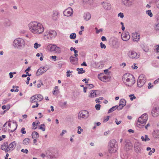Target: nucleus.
<instances>
[{
    "mask_svg": "<svg viewBox=\"0 0 159 159\" xmlns=\"http://www.w3.org/2000/svg\"><path fill=\"white\" fill-rule=\"evenodd\" d=\"M91 17V15L89 13H86L84 14V20L86 21L89 20Z\"/></svg>",
    "mask_w": 159,
    "mask_h": 159,
    "instance_id": "412c9836",
    "label": "nucleus"
},
{
    "mask_svg": "<svg viewBox=\"0 0 159 159\" xmlns=\"http://www.w3.org/2000/svg\"><path fill=\"white\" fill-rule=\"evenodd\" d=\"M153 136L155 138H159V130H157L154 131Z\"/></svg>",
    "mask_w": 159,
    "mask_h": 159,
    "instance_id": "c85d7f7f",
    "label": "nucleus"
},
{
    "mask_svg": "<svg viewBox=\"0 0 159 159\" xmlns=\"http://www.w3.org/2000/svg\"><path fill=\"white\" fill-rule=\"evenodd\" d=\"M95 29L96 30V33L97 34H98L100 32H102L103 31V30L102 29L98 30L97 28H96Z\"/></svg>",
    "mask_w": 159,
    "mask_h": 159,
    "instance_id": "3c124183",
    "label": "nucleus"
},
{
    "mask_svg": "<svg viewBox=\"0 0 159 159\" xmlns=\"http://www.w3.org/2000/svg\"><path fill=\"white\" fill-rule=\"evenodd\" d=\"M43 69H44V73L46 72L47 70L48 69V68L46 66H45L43 68Z\"/></svg>",
    "mask_w": 159,
    "mask_h": 159,
    "instance_id": "0e129e2a",
    "label": "nucleus"
},
{
    "mask_svg": "<svg viewBox=\"0 0 159 159\" xmlns=\"http://www.w3.org/2000/svg\"><path fill=\"white\" fill-rule=\"evenodd\" d=\"M121 38L124 41H128L130 38L128 32L122 33L121 35Z\"/></svg>",
    "mask_w": 159,
    "mask_h": 159,
    "instance_id": "ddd939ff",
    "label": "nucleus"
},
{
    "mask_svg": "<svg viewBox=\"0 0 159 159\" xmlns=\"http://www.w3.org/2000/svg\"><path fill=\"white\" fill-rule=\"evenodd\" d=\"M44 73V69H43V67H40L37 70L36 75H40Z\"/></svg>",
    "mask_w": 159,
    "mask_h": 159,
    "instance_id": "5701e85b",
    "label": "nucleus"
},
{
    "mask_svg": "<svg viewBox=\"0 0 159 159\" xmlns=\"http://www.w3.org/2000/svg\"><path fill=\"white\" fill-rule=\"evenodd\" d=\"M58 12L56 11H53V14L52 16V19L54 20H56L57 19Z\"/></svg>",
    "mask_w": 159,
    "mask_h": 159,
    "instance_id": "bb28decb",
    "label": "nucleus"
},
{
    "mask_svg": "<svg viewBox=\"0 0 159 159\" xmlns=\"http://www.w3.org/2000/svg\"><path fill=\"white\" fill-rule=\"evenodd\" d=\"M4 24V25L6 26H9L11 25V21L8 19H6Z\"/></svg>",
    "mask_w": 159,
    "mask_h": 159,
    "instance_id": "cd10ccee",
    "label": "nucleus"
},
{
    "mask_svg": "<svg viewBox=\"0 0 159 159\" xmlns=\"http://www.w3.org/2000/svg\"><path fill=\"white\" fill-rule=\"evenodd\" d=\"M122 2L125 5L129 7L132 5L134 0H122Z\"/></svg>",
    "mask_w": 159,
    "mask_h": 159,
    "instance_id": "4468645a",
    "label": "nucleus"
},
{
    "mask_svg": "<svg viewBox=\"0 0 159 159\" xmlns=\"http://www.w3.org/2000/svg\"><path fill=\"white\" fill-rule=\"evenodd\" d=\"M28 25L30 31L34 34H39L44 31V28L42 25L37 21H32Z\"/></svg>",
    "mask_w": 159,
    "mask_h": 159,
    "instance_id": "f257e3e1",
    "label": "nucleus"
},
{
    "mask_svg": "<svg viewBox=\"0 0 159 159\" xmlns=\"http://www.w3.org/2000/svg\"><path fill=\"white\" fill-rule=\"evenodd\" d=\"M115 122L116 123V124L117 125H119V124H120L121 122V120H120L119 121H117V120L116 118L115 120Z\"/></svg>",
    "mask_w": 159,
    "mask_h": 159,
    "instance_id": "6e6d98bb",
    "label": "nucleus"
},
{
    "mask_svg": "<svg viewBox=\"0 0 159 159\" xmlns=\"http://www.w3.org/2000/svg\"><path fill=\"white\" fill-rule=\"evenodd\" d=\"M85 70H84L83 68H80V71H78V73L79 74H82L83 73H85Z\"/></svg>",
    "mask_w": 159,
    "mask_h": 159,
    "instance_id": "c03bdc74",
    "label": "nucleus"
},
{
    "mask_svg": "<svg viewBox=\"0 0 159 159\" xmlns=\"http://www.w3.org/2000/svg\"><path fill=\"white\" fill-rule=\"evenodd\" d=\"M128 55L130 58L133 59L137 58L139 57V55H137V53L134 51H129L128 53Z\"/></svg>",
    "mask_w": 159,
    "mask_h": 159,
    "instance_id": "f8f14e48",
    "label": "nucleus"
},
{
    "mask_svg": "<svg viewBox=\"0 0 159 159\" xmlns=\"http://www.w3.org/2000/svg\"><path fill=\"white\" fill-rule=\"evenodd\" d=\"M89 116V112L86 110H83L80 111L78 115L79 119L82 118H87Z\"/></svg>",
    "mask_w": 159,
    "mask_h": 159,
    "instance_id": "0eeeda50",
    "label": "nucleus"
},
{
    "mask_svg": "<svg viewBox=\"0 0 159 159\" xmlns=\"http://www.w3.org/2000/svg\"><path fill=\"white\" fill-rule=\"evenodd\" d=\"M146 13L150 17H152V14L151 12V11L150 10H147L146 11Z\"/></svg>",
    "mask_w": 159,
    "mask_h": 159,
    "instance_id": "58836bf2",
    "label": "nucleus"
},
{
    "mask_svg": "<svg viewBox=\"0 0 159 159\" xmlns=\"http://www.w3.org/2000/svg\"><path fill=\"white\" fill-rule=\"evenodd\" d=\"M41 46V45L40 44H38L37 43H36L34 44V48L35 49L38 48Z\"/></svg>",
    "mask_w": 159,
    "mask_h": 159,
    "instance_id": "ea45409f",
    "label": "nucleus"
},
{
    "mask_svg": "<svg viewBox=\"0 0 159 159\" xmlns=\"http://www.w3.org/2000/svg\"><path fill=\"white\" fill-rule=\"evenodd\" d=\"M96 90H91L90 91V95H89V97L90 98L96 97Z\"/></svg>",
    "mask_w": 159,
    "mask_h": 159,
    "instance_id": "393cba45",
    "label": "nucleus"
},
{
    "mask_svg": "<svg viewBox=\"0 0 159 159\" xmlns=\"http://www.w3.org/2000/svg\"><path fill=\"white\" fill-rule=\"evenodd\" d=\"M46 154L47 156L49 157L51 159H52L55 158L54 155H52V152L50 150H48L46 151Z\"/></svg>",
    "mask_w": 159,
    "mask_h": 159,
    "instance_id": "aec40b11",
    "label": "nucleus"
},
{
    "mask_svg": "<svg viewBox=\"0 0 159 159\" xmlns=\"http://www.w3.org/2000/svg\"><path fill=\"white\" fill-rule=\"evenodd\" d=\"M157 47V48H156V50L157 51V52H159V45H157L156 46Z\"/></svg>",
    "mask_w": 159,
    "mask_h": 159,
    "instance_id": "69168bd1",
    "label": "nucleus"
},
{
    "mask_svg": "<svg viewBox=\"0 0 159 159\" xmlns=\"http://www.w3.org/2000/svg\"><path fill=\"white\" fill-rule=\"evenodd\" d=\"M126 101L124 99H121L119 103V106H121V105H122L123 106H125L126 105Z\"/></svg>",
    "mask_w": 159,
    "mask_h": 159,
    "instance_id": "2f4dec72",
    "label": "nucleus"
},
{
    "mask_svg": "<svg viewBox=\"0 0 159 159\" xmlns=\"http://www.w3.org/2000/svg\"><path fill=\"white\" fill-rule=\"evenodd\" d=\"M55 90L53 92V93L54 95L55 94V93L56 92H57L58 91V90L57 89H58L57 86H55Z\"/></svg>",
    "mask_w": 159,
    "mask_h": 159,
    "instance_id": "052dcab7",
    "label": "nucleus"
},
{
    "mask_svg": "<svg viewBox=\"0 0 159 159\" xmlns=\"http://www.w3.org/2000/svg\"><path fill=\"white\" fill-rule=\"evenodd\" d=\"M47 34L50 36L51 38H54L57 35L56 32L54 30H51L47 31Z\"/></svg>",
    "mask_w": 159,
    "mask_h": 159,
    "instance_id": "2eb2a0df",
    "label": "nucleus"
},
{
    "mask_svg": "<svg viewBox=\"0 0 159 159\" xmlns=\"http://www.w3.org/2000/svg\"><path fill=\"white\" fill-rule=\"evenodd\" d=\"M47 48L50 52L55 51L57 53H60L61 52L60 48L55 44H49L47 46Z\"/></svg>",
    "mask_w": 159,
    "mask_h": 159,
    "instance_id": "39448f33",
    "label": "nucleus"
},
{
    "mask_svg": "<svg viewBox=\"0 0 159 159\" xmlns=\"http://www.w3.org/2000/svg\"><path fill=\"white\" fill-rule=\"evenodd\" d=\"M152 87H153V85H152V84L150 82L148 84V89H150Z\"/></svg>",
    "mask_w": 159,
    "mask_h": 159,
    "instance_id": "bf43d9fd",
    "label": "nucleus"
},
{
    "mask_svg": "<svg viewBox=\"0 0 159 159\" xmlns=\"http://www.w3.org/2000/svg\"><path fill=\"white\" fill-rule=\"evenodd\" d=\"M21 151L22 152H23L26 154H27L28 152V150L27 149H22L21 150Z\"/></svg>",
    "mask_w": 159,
    "mask_h": 159,
    "instance_id": "09e8293b",
    "label": "nucleus"
},
{
    "mask_svg": "<svg viewBox=\"0 0 159 159\" xmlns=\"http://www.w3.org/2000/svg\"><path fill=\"white\" fill-rule=\"evenodd\" d=\"M25 42L24 39L18 38L14 40L13 42V45L15 48L21 49L25 46Z\"/></svg>",
    "mask_w": 159,
    "mask_h": 159,
    "instance_id": "20e7f679",
    "label": "nucleus"
},
{
    "mask_svg": "<svg viewBox=\"0 0 159 159\" xmlns=\"http://www.w3.org/2000/svg\"><path fill=\"white\" fill-rule=\"evenodd\" d=\"M129 96L130 97V99L131 101H133L134 99H136V97L133 94L129 95Z\"/></svg>",
    "mask_w": 159,
    "mask_h": 159,
    "instance_id": "37998d69",
    "label": "nucleus"
},
{
    "mask_svg": "<svg viewBox=\"0 0 159 159\" xmlns=\"http://www.w3.org/2000/svg\"><path fill=\"white\" fill-rule=\"evenodd\" d=\"M70 60L71 63L74 65L77 63L78 58L76 57H74L73 56H71L70 57Z\"/></svg>",
    "mask_w": 159,
    "mask_h": 159,
    "instance_id": "6ab92c4d",
    "label": "nucleus"
},
{
    "mask_svg": "<svg viewBox=\"0 0 159 159\" xmlns=\"http://www.w3.org/2000/svg\"><path fill=\"white\" fill-rule=\"evenodd\" d=\"M101 39L102 41H105L107 40V39L105 37L102 36L101 38Z\"/></svg>",
    "mask_w": 159,
    "mask_h": 159,
    "instance_id": "e2e57ef3",
    "label": "nucleus"
},
{
    "mask_svg": "<svg viewBox=\"0 0 159 159\" xmlns=\"http://www.w3.org/2000/svg\"><path fill=\"white\" fill-rule=\"evenodd\" d=\"M109 116H107V117L104 120L103 122H106L109 119Z\"/></svg>",
    "mask_w": 159,
    "mask_h": 159,
    "instance_id": "680f3d73",
    "label": "nucleus"
},
{
    "mask_svg": "<svg viewBox=\"0 0 159 159\" xmlns=\"http://www.w3.org/2000/svg\"><path fill=\"white\" fill-rule=\"evenodd\" d=\"M93 0H84V2L88 3L89 4H91L93 2Z\"/></svg>",
    "mask_w": 159,
    "mask_h": 159,
    "instance_id": "79ce46f5",
    "label": "nucleus"
},
{
    "mask_svg": "<svg viewBox=\"0 0 159 159\" xmlns=\"http://www.w3.org/2000/svg\"><path fill=\"white\" fill-rule=\"evenodd\" d=\"M118 149V146L116 141L115 139L111 140L108 143V150L110 154L115 153Z\"/></svg>",
    "mask_w": 159,
    "mask_h": 159,
    "instance_id": "7ed1b4c3",
    "label": "nucleus"
},
{
    "mask_svg": "<svg viewBox=\"0 0 159 159\" xmlns=\"http://www.w3.org/2000/svg\"><path fill=\"white\" fill-rule=\"evenodd\" d=\"M108 79V77L107 76H104L102 78H101L100 80L103 82H106V80Z\"/></svg>",
    "mask_w": 159,
    "mask_h": 159,
    "instance_id": "72a5a7b5",
    "label": "nucleus"
},
{
    "mask_svg": "<svg viewBox=\"0 0 159 159\" xmlns=\"http://www.w3.org/2000/svg\"><path fill=\"white\" fill-rule=\"evenodd\" d=\"M95 107L97 110H99L100 109L101 105L99 104H97L95 105Z\"/></svg>",
    "mask_w": 159,
    "mask_h": 159,
    "instance_id": "a18cd8bd",
    "label": "nucleus"
},
{
    "mask_svg": "<svg viewBox=\"0 0 159 159\" xmlns=\"http://www.w3.org/2000/svg\"><path fill=\"white\" fill-rule=\"evenodd\" d=\"M152 116L154 117H156L159 115V108L157 106H154L151 111Z\"/></svg>",
    "mask_w": 159,
    "mask_h": 159,
    "instance_id": "6e6552de",
    "label": "nucleus"
},
{
    "mask_svg": "<svg viewBox=\"0 0 159 159\" xmlns=\"http://www.w3.org/2000/svg\"><path fill=\"white\" fill-rule=\"evenodd\" d=\"M20 132L23 134H25L26 133V132L25 130V128L24 127L21 128Z\"/></svg>",
    "mask_w": 159,
    "mask_h": 159,
    "instance_id": "603ef678",
    "label": "nucleus"
},
{
    "mask_svg": "<svg viewBox=\"0 0 159 159\" xmlns=\"http://www.w3.org/2000/svg\"><path fill=\"white\" fill-rule=\"evenodd\" d=\"M144 124V123H142V122L139 121L138 120L137 122L136 125L139 128H142L143 126H142Z\"/></svg>",
    "mask_w": 159,
    "mask_h": 159,
    "instance_id": "473e14b6",
    "label": "nucleus"
},
{
    "mask_svg": "<svg viewBox=\"0 0 159 159\" xmlns=\"http://www.w3.org/2000/svg\"><path fill=\"white\" fill-rule=\"evenodd\" d=\"M76 34L75 33L71 34L70 36V38L71 39H74L76 38Z\"/></svg>",
    "mask_w": 159,
    "mask_h": 159,
    "instance_id": "e433bc0d",
    "label": "nucleus"
},
{
    "mask_svg": "<svg viewBox=\"0 0 159 159\" xmlns=\"http://www.w3.org/2000/svg\"><path fill=\"white\" fill-rule=\"evenodd\" d=\"M118 108V106L116 105L115 106H114L111 108L108 111V113H110L115 111L116 109Z\"/></svg>",
    "mask_w": 159,
    "mask_h": 159,
    "instance_id": "7c9ffc66",
    "label": "nucleus"
},
{
    "mask_svg": "<svg viewBox=\"0 0 159 159\" xmlns=\"http://www.w3.org/2000/svg\"><path fill=\"white\" fill-rule=\"evenodd\" d=\"M8 144L7 142H4L1 145V149L5 151L6 152L9 151L8 149Z\"/></svg>",
    "mask_w": 159,
    "mask_h": 159,
    "instance_id": "dca6fc26",
    "label": "nucleus"
},
{
    "mask_svg": "<svg viewBox=\"0 0 159 159\" xmlns=\"http://www.w3.org/2000/svg\"><path fill=\"white\" fill-rule=\"evenodd\" d=\"M39 104L37 103H36V105H33L32 106V108H35V107H38Z\"/></svg>",
    "mask_w": 159,
    "mask_h": 159,
    "instance_id": "338daca9",
    "label": "nucleus"
},
{
    "mask_svg": "<svg viewBox=\"0 0 159 159\" xmlns=\"http://www.w3.org/2000/svg\"><path fill=\"white\" fill-rule=\"evenodd\" d=\"M125 146L126 147H128L129 149L130 148H131V144L130 143H126Z\"/></svg>",
    "mask_w": 159,
    "mask_h": 159,
    "instance_id": "4d7b16f0",
    "label": "nucleus"
},
{
    "mask_svg": "<svg viewBox=\"0 0 159 159\" xmlns=\"http://www.w3.org/2000/svg\"><path fill=\"white\" fill-rule=\"evenodd\" d=\"M103 7L106 10H110L111 8V4L107 2H103L102 3Z\"/></svg>",
    "mask_w": 159,
    "mask_h": 159,
    "instance_id": "f3484780",
    "label": "nucleus"
},
{
    "mask_svg": "<svg viewBox=\"0 0 159 159\" xmlns=\"http://www.w3.org/2000/svg\"><path fill=\"white\" fill-rule=\"evenodd\" d=\"M101 48H106V46L104 44H103L102 42L100 43Z\"/></svg>",
    "mask_w": 159,
    "mask_h": 159,
    "instance_id": "de8ad7c7",
    "label": "nucleus"
},
{
    "mask_svg": "<svg viewBox=\"0 0 159 159\" xmlns=\"http://www.w3.org/2000/svg\"><path fill=\"white\" fill-rule=\"evenodd\" d=\"M156 4L157 7L159 8V0H156Z\"/></svg>",
    "mask_w": 159,
    "mask_h": 159,
    "instance_id": "13d9d810",
    "label": "nucleus"
},
{
    "mask_svg": "<svg viewBox=\"0 0 159 159\" xmlns=\"http://www.w3.org/2000/svg\"><path fill=\"white\" fill-rule=\"evenodd\" d=\"M16 144L15 141H13L11 143L8 145V149L9 151H12L15 148L16 146Z\"/></svg>",
    "mask_w": 159,
    "mask_h": 159,
    "instance_id": "a211bd4d",
    "label": "nucleus"
},
{
    "mask_svg": "<svg viewBox=\"0 0 159 159\" xmlns=\"http://www.w3.org/2000/svg\"><path fill=\"white\" fill-rule=\"evenodd\" d=\"M141 139L142 141L146 142L147 141H149L150 139L148 137V136L147 135H145V138L143 136H141Z\"/></svg>",
    "mask_w": 159,
    "mask_h": 159,
    "instance_id": "c756f323",
    "label": "nucleus"
},
{
    "mask_svg": "<svg viewBox=\"0 0 159 159\" xmlns=\"http://www.w3.org/2000/svg\"><path fill=\"white\" fill-rule=\"evenodd\" d=\"M124 83L128 86H132L135 83V79L132 74L126 73L124 74L122 78Z\"/></svg>",
    "mask_w": 159,
    "mask_h": 159,
    "instance_id": "f03ea898",
    "label": "nucleus"
},
{
    "mask_svg": "<svg viewBox=\"0 0 159 159\" xmlns=\"http://www.w3.org/2000/svg\"><path fill=\"white\" fill-rule=\"evenodd\" d=\"M13 123L14 125V126H15V129L13 130H9V131H10V132H13L14 131L17 129V124L16 122H13Z\"/></svg>",
    "mask_w": 159,
    "mask_h": 159,
    "instance_id": "f704fd0d",
    "label": "nucleus"
},
{
    "mask_svg": "<svg viewBox=\"0 0 159 159\" xmlns=\"http://www.w3.org/2000/svg\"><path fill=\"white\" fill-rule=\"evenodd\" d=\"M81 66H87V65L86 63L84 61L83 62V63L81 64Z\"/></svg>",
    "mask_w": 159,
    "mask_h": 159,
    "instance_id": "774afa93",
    "label": "nucleus"
},
{
    "mask_svg": "<svg viewBox=\"0 0 159 159\" xmlns=\"http://www.w3.org/2000/svg\"><path fill=\"white\" fill-rule=\"evenodd\" d=\"M148 118V115L145 113L142 115L138 119V121L140 122H142V123H144V124L142 126H144L145 125L147 121Z\"/></svg>",
    "mask_w": 159,
    "mask_h": 159,
    "instance_id": "1a4fd4ad",
    "label": "nucleus"
},
{
    "mask_svg": "<svg viewBox=\"0 0 159 159\" xmlns=\"http://www.w3.org/2000/svg\"><path fill=\"white\" fill-rule=\"evenodd\" d=\"M146 79L145 75L143 74L139 76L137 80V86L139 87L143 86L146 82Z\"/></svg>",
    "mask_w": 159,
    "mask_h": 159,
    "instance_id": "423d86ee",
    "label": "nucleus"
},
{
    "mask_svg": "<svg viewBox=\"0 0 159 159\" xmlns=\"http://www.w3.org/2000/svg\"><path fill=\"white\" fill-rule=\"evenodd\" d=\"M30 142V140L29 138H25L23 140V143L25 145H28L29 144Z\"/></svg>",
    "mask_w": 159,
    "mask_h": 159,
    "instance_id": "a878e982",
    "label": "nucleus"
},
{
    "mask_svg": "<svg viewBox=\"0 0 159 159\" xmlns=\"http://www.w3.org/2000/svg\"><path fill=\"white\" fill-rule=\"evenodd\" d=\"M123 106L122 105H121V106H119H119H118V110H121L123 107L124 106Z\"/></svg>",
    "mask_w": 159,
    "mask_h": 159,
    "instance_id": "5fc2aeb1",
    "label": "nucleus"
},
{
    "mask_svg": "<svg viewBox=\"0 0 159 159\" xmlns=\"http://www.w3.org/2000/svg\"><path fill=\"white\" fill-rule=\"evenodd\" d=\"M140 39V36L139 35H136V37L134 38L133 39V40L134 41L137 42L139 41V40Z\"/></svg>",
    "mask_w": 159,
    "mask_h": 159,
    "instance_id": "a19ab883",
    "label": "nucleus"
},
{
    "mask_svg": "<svg viewBox=\"0 0 159 159\" xmlns=\"http://www.w3.org/2000/svg\"><path fill=\"white\" fill-rule=\"evenodd\" d=\"M37 95H35L31 97L30 100H31V102L32 103H34L35 102L37 103L38 102V100L37 98Z\"/></svg>",
    "mask_w": 159,
    "mask_h": 159,
    "instance_id": "4be33fe9",
    "label": "nucleus"
},
{
    "mask_svg": "<svg viewBox=\"0 0 159 159\" xmlns=\"http://www.w3.org/2000/svg\"><path fill=\"white\" fill-rule=\"evenodd\" d=\"M36 95H37V98L38 99V100L39 101H41L43 99V97L41 94H38Z\"/></svg>",
    "mask_w": 159,
    "mask_h": 159,
    "instance_id": "c9c22d12",
    "label": "nucleus"
},
{
    "mask_svg": "<svg viewBox=\"0 0 159 159\" xmlns=\"http://www.w3.org/2000/svg\"><path fill=\"white\" fill-rule=\"evenodd\" d=\"M39 129L42 130V131H45V125L44 124H41L39 127Z\"/></svg>",
    "mask_w": 159,
    "mask_h": 159,
    "instance_id": "4c0bfd02",
    "label": "nucleus"
},
{
    "mask_svg": "<svg viewBox=\"0 0 159 159\" xmlns=\"http://www.w3.org/2000/svg\"><path fill=\"white\" fill-rule=\"evenodd\" d=\"M31 136L32 138L33 139L34 138H38L39 137V133L36 131H34L32 132Z\"/></svg>",
    "mask_w": 159,
    "mask_h": 159,
    "instance_id": "b1692460",
    "label": "nucleus"
},
{
    "mask_svg": "<svg viewBox=\"0 0 159 159\" xmlns=\"http://www.w3.org/2000/svg\"><path fill=\"white\" fill-rule=\"evenodd\" d=\"M155 29L156 30H159V24H158L155 25Z\"/></svg>",
    "mask_w": 159,
    "mask_h": 159,
    "instance_id": "49530a36",
    "label": "nucleus"
},
{
    "mask_svg": "<svg viewBox=\"0 0 159 159\" xmlns=\"http://www.w3.org/2000/svg\"><path fill=\"white\" fill-rule=\"evenodd\" d=\"M134 148L136 153L140 152L141 151L140 144L138 142H135L134 145Z\"/></svg>",
    "mask_w": 159,
    "mask_h": 159,
    "instance_id": "9b49d317",
    "label": "nucleus"
},
{
    "mask_svg": "<svg viewBox=\"0 0 159 159\" xmlns=\"http://www.w3.org/2000/svg\"><path fill=\"white\" fill-rule=\"evenodd\" d=\"M87 85L88 86V88H89V89H91L94 87L93 84H87Z\"/></svg>",
    "mask_w": 159,
    "mask_h": 159,
    "instance_id": "8fccbe9b",
    "label": "nucleus"
},
{
    "mask_svg": "<svg viewBox=\"0 0 159 159\" xmlns=\"http://www.w3.org/2000/svg\"><path fill=\"white\" fill-rule=\"evenodd\" d=\"M73 13V11L71 7L68 8L63 12L64 15L67 16H71Z\"/></svg>",
    "mask_w": 159,
    "mask_h": 159,
    "instance_id": "9d476101",
    "label": "nucleus"
},
{
    "mask_svg": "<svg viewBox=\"0 0 159 159\" xmlns=\"http://www.w3.org/2000/svg\"><path fill=\"white\" fill-rule=\"evenodd\" d=\"M118 16L119 17L120 16V17L122 19L124 17V16L123 13L121 12L119 13L118 14Z\"/></svg>",
    "mask_w": 159,
    "mask_h": 159,
    "instance_id": "864d4df0",
    "label": "nucleus"
}]
</instances>
